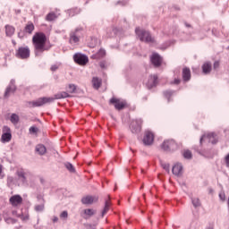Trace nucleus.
<instances>
[{
  "instance_id": "29",
  "label": "nucleus",
  "mask_w": 229,
  "mask_h": 229,
  "mask_svg": "<svg viewBox=\"0 0 229 229\" xmlns=\"http://www.w3.org/2000/svg\"><path fill=\"white\" fill-rule=\"evenodd\" d=\"M57 17L58 16H56V13L52 12V13H49L48 14H47L46 21H47L48 22H52V21H55V19H57Z\"/></svg>"
},
{
  "instance_id": "37",
  "label": "nucleus",
  "mask_w": 229,
  "mask_h": 229,
  "mask_svg": "<svg viewBox=\"0 0 229 229\" xmlns=\"http://www.w3.org/2000/svg\"><path fill=\"white\" fill-rule=\"evenodd\" d=\"M69 92L71 94H74L76 92V85L74 84H70L69 85Z\"/></svg>"
},
{
  "instance_id": "50",
  "label": "nucleus",
  "mask_w": 229,
  "mask_h": 229,
  "mask_svg": "<svg viewBox=\"0 0 229 229\" xmlns=\"http://www.w3.org/2000/svg\"><path fill=\"white\" fill-rule=\"evenodd\" d=\"M174 85H180V79H174Z\"/></svg>"
},
{
  "instance_id": "42",
  "label": "nucleus",
  "mask_w": 229,
  "mask_h": 229,
  "mask_svg": "<svg viewBox=\"0 0 229 229\" xmlns=\"http://www.w3.org/2000/svg\"><path fill=\"white\" fill-rule=\"evenodd\" d=\"M105 55H106V51L105 49H100L98 51V56L103 57V56H105Z\"/></svg>"
},
{
  "instance_id": "21",
  "label": "nucleus",
  "mask_w": 229,
  "mask_h": 229,
  "mask_svg": "<svg viewBox=\"0 0 229 229\" xmlns=\"http://www.w3.org/2000/svg\"><path fill=\"white\" fill-rule=\"evenodd\" d=\"M211 71H212V64L210 62L205 63L202 65V72L204 74H210Z\"/></svg>"
},
{
  "instance_id": "58",
  "label": "nucleus",
  "mask_w": 229,
  "mask_h": 229,
  "mask_svg": "<svg viewBox=\"0 0 229 229\" xmlns=\"http://www.w3.org/2000/svg\"><path fill=\"white\" fill-rule=\"evenodd\" d=\"M227 49H229V47H227Z\"/></svg>"
},
{
  "instance_id": "39",
  "label": "nucleus",
  "mask_w": 229,
  "mask_h": 229,
  "mask_svg": "<svg viewBox=\"0 0 229 229\" xmlns=\"http://www.w3.org/2000/svg\"><path fill=\"white\" fill-rule=\"evenodd\" d=\"M67 217H69V213L67 211H63L60 214V218L61 219H67Z\"/></svg>"
},
{
  "instance_id": "5",
  "label": "nucleus",
  "mask_w": 229,
  "mask_h": 229,
  "mask_svg": "<svg viewBox=\"0 0 229 229\" xmlns=\"http://www.w3.org/2000/svg\"><path fill=\"white\" fill-rule=\"evenodd\" d=\"M144 121L141 118L132 120L130 125L131 133H140Z\"/></svg>"
},
{
  "instance_id": "18",
  "label": "nucleus",
  "mask_w": 229,
  "mask_h": 229,
  "mask_svg": "<svg viewBox=\"0 0 229 229\" xmlns=\"http://www.w3.org/2000/svg\"><path fill=\"white\" fill-rule=\"evenodd\" d=\"M16 174H17L19 180H21V182H22V183H28V179L26 178V172H24V170H22V169L17 170Z\"/></svg>"
},
{
  "instance_id": "12",
  "label": "nucleus",
  "mask_w": 229,
  "mask_h": 229,
  "mask_svg": "<svg viewBox=\"0 0 229 229\" xmlns=\"http://www.w3.org/2000/svg\"><path fill=\"white\" fill-rule=\"evenodd\" d=\"M203 139H208V142H211V144H216L217 142V135L214 132L208 133L207 135H202L200 138V144L203 143Z\"/></svg>"
},
{
  "instance_id": "30",
  "label": "nucleus",
  "mask_w": 229,
  "mask_h": 229,
  "mask_svg": "<svg viewBox=\"0 0 229 229\" xmlns=\"http://www.w3.org/2000/svg\"><path fill=\"white\" fill-rule=\"evenodd\" d=\"M64 167H66L70 173H76V169L74 168V165H72V164L69 162L64 163Z\"/></svg>"
},
{
  "instance_id": "7",
  "label": "nucleus",
  "mask_w": 229,
  "mask_h": 229,
  "mask_svg": "<svg viewBox=\"0 0 229 229\" xmlns=\"http://www.w3.org/2000/svg\"><path fill=\"white\" fill-rule=\"evenodd\" d=\"M73 60L75 64L79 65H87L89 64V57L83 54H75L73 55Z\"/></svg>"
},
{
  "instance_id": "19",
  "label": "nucleus",
  "mask_w": 229,
  "mask_h": 229,
  "mask_svg": "<svg viewBox=\"0 0 229 229\" xmlns=\"http://www.w3.org/2000/svg\"><path fill=\"white\" fill-rule=\"evenodd\" d=\"M182 80H183V81H191V69L190 68L185 67L182 69Z\"/></svg>"
},
{
  "instance_id": "11",
  "label": "nucleus",
  "mask_w": 229,
  "mask_h": 229,
  "mask_svg": "<svg viewBox=\"0 0 229 229\" xmlns=\"http://www.w3.org/2000/svg\"><path fill=\"white\" fill-rule=\"evenodd\" d=\"M153 140H155V135H153V132L147 131L143 138V143L145 146H151V144H153Z\"/></svg>"
},
{
  "instance_id": "57",
  "label": "nucleus",
  "mask_w": 229,
  "mask_h": 229,
  "mask_svg": "<svg viewBox=\"0 0 229 229\" xmlns=\"http://www.w3.org/2000/svg\"><path fill=\"white\" fill-rule=\"evenodd\" d=\"M13 214H17V211H13Z\"/></svg>"
},
{
  "instance_id": "53",
  "label": "nucleus",
  "mask_w": 229,
  "mask_h": 229,
  "mask_svg": "<svg viewBox=\"0 0 229 229\" xmlns=\"http://www.w3.org/2000/svg\"><path fill=\"white\" fill-rule=\"evenodd\" d=\"M53 223H58V216H54Z\"/></svg>"
},
{
  "instance_id": "56",
  "label": "nucleus",
  "mask_w": 229,
  "mask_h": 229,
  "mask_svg": "<svg viewBox=\"0 0 229 229\" xmlns=\"http://www.w3.org/2000/svg\"><path fill=\"white\" fill-rule=\"evenodd\" d=\"M116 4H123V2L118 1V2L116 3Z\"/></svg>"
},
{
  "instance_id": "45",
  "label": "nucleus",
  "mask_w": 229,
  "mask_h": 229,
  "mask_svg": "<svg viewBox=\"0 0 229 229\" xmlns=\"http://www.w3.org/2000/svg\"><path fill=\"white\" fill-rule=\"evenodd\" d=\"M85 226L87 229H96V225H92L90 224H87V225H85Z\"/></svg>"
},
{
  "instance_id": "15",
  "label": "nucleus",
  "mask_w": 229,
  "mask_h": 229,
  "mask_svg": "<svg viewBox=\"0 0 229 229\" xmlns=\"http://www.w3.org/2000/svg\"><path fill=\"white\" fill-rule=\"evenodd\" d=\"M22 201L21 195H13L9 199V203L12 204V207H19V205H22Z\"/></svg>"
},
{
  "instance_id": "1",
  "label": "nucleus",
  "mask_w": 229,
  "mask_h": 229,
  "mask_svg": "<svg viewBox=\"0 0 229 229\" xmlns=\"http://www.w3.org/2000/svg\"><path fill=\"white\" fill-rule=\"evenodd\" d=\"M46 42H47V38L46 34L42 32L36 33L32 38V43L34 46V54L35 56H42L44 55V51H49L53 46H46Z\"/></svg>"
},
{
  "instance_id": "25",
  "label": "nucleus",
  "mask_w": 229,
  "mask_h": 229,
  "mask_svg": "<svg viewBox=\"0 0 229 229\" xmlns=\"http://www.w3.org/2000/svg\"><path fill=\"white\" fill-rule=\"evenodd\" d=\"M34 30H35V25H33V22L29 21L24 28L25 33H29V35H31Z\"/></svg>"
},
{
  "instance_id": "32",
  "label": "nucleus",
  "mask_w": 229,
  "mask_h": 229,
  "mask_svg": "<svg viewBox=\"0 0 229 229\" xmlns=\"http://www.w3.org/2000/svg\"><path fill=\"white\" fill-rule=\"evenodd\" d=\"M10 121L13 123V124H17L19 123V116L17 114H12Z\"/></svg>"
},
{
  "instance_id": "9",
  "label": "nucleus",
  "mask_w": 229,
  "mask_h": 229,
  "mask_svg": "<svg viewBox=\"0 0 229 229\" xmlns=\"http://www.w3.org/2000/svg\"><path fill=\"white\" fill-rule=\"evenodd\" d=\"M37 199L39 204H37L34 207V210L36 212H44V209L46 208V199H44V197L42 195H38Z\"/></svg>"
},
{
  "instance_id": "55",
  "label": "nucleus",
  "mask_w": 229,
  "mask_h": 229,
  "mask_svg": "<svg viewBox=\"0 0 229 229\" xmlns=\"http://www.w3.org/2000/svg\"><path fill=\"white\" fill-rule=\"evenodd\" d=\"M1 173H3V165H0V175H1Z\"/></svg>"
},
{
  "instance_id": "13",
  "label": "nucleus",
  "mask_w": 229,
  "mask_h": 229,
  "mask_svg": "<svg viewBox=\"0 0 229 229\" xmlns=\"http://www.w3.org/2000/svg\"><path fill=\"white\" fill-rule=\"evenodd\" d=\"M82 30L81 28H77L74 31H72L70 33V42H73L74 44L80 42V31H82Z\"/></svg>"
},
{
  "instance_id": "36",
  "label": "nucleus",
  "mask_w": 229,
  "mask_h": 229,
  "mask_svg": "<svg viewBox=\"0 0 229 229\" xmlns=\"http://www.w3.org/2000/svg\"><path fill=\"white\" fill-rule=\"evenodd\" d=\"M161 166L163 167V169H165V171H166V173H170V166L168 163L161 162Z\"/></svg>"
},
{
  "instance_id": "48",
  "label": "nucleus",
  "mask_w": 229,
  "mask_h": 229,
  "mask_svg": "<svg viewBox=\"0 0 229 229\" xmlns=\"http://www.w3.org/2000/svg\"><path fill=\"white\" fill-rule=\"evenodd\" d=\"M213 67H214V69H218V68H219V63H218V61H216V62L214 63Z\"/></svg>"
},
{
  "instance_id": "38",
  "label": "nucleus",
  "mask_w": 229,
  "mask_h": 229,
  "mask_svg": "<svg viewBox=\"0 0 229 229\" xmlns=\"http://www.w3.org/2000/svg\"><path fill=\"white\" fill-rule=\"evenodd\" d=\"M99 65L101 67V69H106L108 67V65H110V64H108V62H105V61H102L99 63Z\"/></svg>"
},
{
  "instance_id": "24",
  "label": "nucleus",
  "mask_w": 229,
  "mask_h": 229,
  "mask_svg": "<svg viewBox=\"0 0 229 229\" xmlns=\"http://www.w3.org/2000/svg\"><path fill=\"white\" fill-rule=\"evenodd\" d=\"M47 151V148H46V146H44V144H38L36 146V152L38 153V155L40 156L46 155Z\"/></svg>"
},
{
  "instance_id": "26",
  "label": "nucleus",
  "mask_w": 229,
  "mask_h": 229,
  "mask_svg": "<svg viewBox=\"0 0 229 229\" xmlns=\"http://www.w3.org/2000/svg\"><path fill=\"white\" fill-rule=\"evenodd\" d=\"M94 203V197L92 196H86L81 199L82 205H92Z\"/></svg>"
},
{
  "instance_id": "46",
  "label": "nucleus",
  "mask_w": 229,
  "mask_h": 229,
  "mask_svg": "<svg viewBox=\"0 0 229 229\" xmlns=\"http://www.w3.org/2000/svg\"><path fill=\"white\" fill-rule=\"evenodd\" d=\"M18 38H24V32L22 30H21L20 32H18Z\"/></svg>"
},
{
  "instance_id": "23",
  "label": "nucleus",
  "mask_w": 229,
  "mask_h": 229,
  "mask_svg": "<svg viewBox=\"0 0 229 229\" xmlns=\"http://www.w3.org/2000/svg\"><path fill=\"white\" fill-rule=\"evenodd\" d=\"M2 142H10L12 140V132H10V128H8V131L2 134L1 137Z\"/></svg>"
},
{
  "instance_id": "40",
  "label": "nucleus",
  "mask_w": 229,
  "mask_h": 229,
  "mask_svg": "<svg viewBox=\"0 0 229 229\" xmlns=\"http://www.w3.org/2000/svg\"><path fill=\"white\" fill-rule=\"evenodd\" d=\"M218 196L221 201H226V194H225V191L220 192Z\"/></svg>"
},
{
  "instance_id": "54",
  "label": "nucleus",
  "mask_w": 229,
  "mask_h": 229,
  "mask_svg": "<svg viewBox=\"0 0 229 229\" xmlns=\"http://www.w3.org/2000/svg\"><path fill=\"white\" fill-rule=\"evenodd\" d=\"M208 192H209V194H213L214 193V190L212 188H208Z\"/></svg>"
},
{
  "instance_id": "10",
  "label": "nucleus",
  "mask_w": 229,
  "mask_h": 229,
  "mask_svg": "<svg viewBox=\"0 0 229 229\" xmlns=\"http://www.w3.org/2000/svg\"><path fill=\"white\" fill-rule=\"evenodd\" d=\"M15 90H17V86H15V80L12 79L5 89L4 98H10V94H15Z\"/></svg>"
},
{
  "instance_id": "4",
  "label": "nucleus",
  "mask_w": 229,
  "mask_h": 229,
  "mask_svg": "<svg viewBox=\"0 0 229 229\" xmlns=\"http://www.w3.org/2000/svg\"><path fill=\"white\" fill-rule=\"evenodd\" d=\"M161 148L164 151H176L180 148V145L174 140H168L162 143Z\"/></svg>"
},
{
  "instance_id": "2",
  "label": "nucleus",
  "mask_w": 229,
  "mask_h": 229,
  "mask_svg": "<svg viewBox=\"0 0 229 229\" xmlns=\"http://www.w3.org/2000/svg\"><path fill=\"white\" fill-rule=\"evenodd\" d=\"M65 98H71V95L65 91H62L60 93H57L55 95V98L53 97H43L39 98L35 101H30L28 102L29 108H37L38 106H44V105H47V103H54L55 99H65Z\"/></svg>"
},
{
  "instance_id": "3",
  "label": "nucleus",
  "mask_w": 229,
  "mask_h": 229,
  "mask_svg": "<svg viewBox=\"0 0 229 229\" xmlns=\"http://www.w3.org/2000/svg\"><path fill=\"white\" fill-rule=\"evenodd\" d=\"M135 33L141 42H155V38L151 37V33L146 30L136 28Z\"/></svg>"
},
{
  "instance_id": "33",
  "label": "nucleus",
  "mask_w": 229,
  "mask_h": 229,
  "mask_svg": "<svg viewBox=\"0 0 229 229\" xmlns=\"http://www.w3.org/2000/svg\"><path fill=\"white\" fill-rule=\"evenodd\" d=\"M182 155L186 160H191V158H192V152H191V150H185Z\"/></svg>"
},
{
  "instance_id": "59",
  "label": "nucleus",
  "mask_w": 229,
  "mask_h": 229,
  "mask_svg": "<svg viewBox=\"0 0 229 229\" xmlns=\"http://www.w3.org/2000/svg\"><path fill=\"white\" fill-rule=\"evenodd\" d=\"M209 229H212V228H209Z\"/></svg>"
},
{
  "instance_id": "27",
  "label": "nucleus",
  "mask_w": 229,
  "mask_h": 229,
  "mask_svg": "<svg viewBox=\"0 0 229 229\" xmlns=\"http://www.w3.org/2000/svg\"><path fill=\"white\" fill-rule=\"evenodd\" d=\"M175 92H176L175 90H171V89L163 91V95L165 96V98H166L168 103L171 102V96H173Z\"/></svg>"
},
{
  "instance_id": "22",
  "label": "nucleus",
  "mask_w": 229,
  "mask_h": 229,
  "mask_svg": "<svg viewBox=\"0 0 229 229\" xmlns=\"http://www.w3.org/2000/svg\"><path fill=\"white\" fill-rule=\"evenodd\" d=\"M15 33V28L12 25H5L6 37H13Z\"/></svg>"
},
{
  "instance_id": "28",
  "label": "nucleus",
  "mask_w": 229,
  "mask_h": 229,
  "mask_svg": "<svg viewBox=\"0 0 229 229\" xmlns=\"http://www.w3.org/2000/svg\"><path fill=\"white\" fill-rule=\"evenodd\" d=\"M92 84H93L94 89H98L101 87V80L98 77H93Z\"/></svg>"
},
{
  "instance_id": "6",
  "label": "nucleus",
  "mask_w": 229,
  "mask_h": 229,
  "mask_svg": "<svg viewBox=\"0 0 229 229\" xmlns=\"http://www.w3.org/2000/svg\"><path fill=\"white\" fill-rule=\"evenodd\" d=\"M16 57L21 58V60H26V58H30V47H19V49L16 52Z\"/></svg>"
},
{
  "instance_id": "52",
  "label": "nucleus",
  "mask_w": 229,
  "mask_h": 229,
  "mask_svg": "<svg viewBox=\"0 0 229 229\" xmlns=\"http://www.w3.org/2000/svg\"><path fill=\"white\" fill-rule=\"evenodd\" d=\"M39 182H40V183H42V185H44V183H46V180H44L43 177L39 178Z\"/></svg>"
},
{
  "instance_id": "41",
  "label": "nucleus",
  "mask_w": 229,
  "mask_h": 229,
  "mask_svg": "<svg viewBox=\"0 0 229 229\" xmlns=\"http://www.w3.org/2000/svg\"><path fill=\"white\" fill-rule=\"evenodd\" d=\"M29 131L30 133H37L38 131V128L35 127V126H31L30 129H29Z\"/></svg>"
},
{
  "instance_id": "35",
  "label": "nucleus",
  "mask_w": 229,
  "mask_h": 229,
  "mask_svg": "<svg viewBox=\"0 0 229 229\" xmlns=\"http://www.w3.org/2000/svg\"><path fill=\"white\" fill-rule=\"evenodd\" d=\"M5 223H7L8 225H10V223L12 225H15V223H17V220L15 218H12V217H7L4 218Z\"/></svg>"
},
{
  "instance_id": "49",
  "label": "nucleus",
  "mask_w": 229,
  "mask_h": 229,
  "mask_svg": "<svg viewBox=\"0 0 229 229\" xmlns=\"http://www.w3.org/2000/svg\"><path fill=\"white\" fill-rule=\"evenodd\" d=\"M50 69H51V71L55 72V71H56L58 69V65L54 64V65L51 66Z\"/></svg>"
},
{
  "instance_id": "31",
  "label": "nucleus",
  "mask_w": 229,
  "mask_h": 229,
  "mask_svg": "<svg viewBox=\"0 0 229 229\" xmlns=\"http://www.w3.org/2000/svg\"><path fill=\"white\" fill-rule=\"evenodd\" d=\"M191 203L195 208H198V207H201V202L199 201V198L191 199Z\"/></svg>"
},
{
  "instance_id": "16",
  "label": "nucleus",
  "mask_w": 229,
  "mask_h": 229,
  "mask_svg": "<svg viewBox=\"0 0 229 229\" xmlns=\"http://www.w3.org/2000/svg\"><path fill=\"white\" fill-rule=\"evenodd\" d=\"M172 173L174 176H182L183 173V165L180 163L175 164L172 168Z\"/></svg>"
},
{
  "instance_id": "44",
  "label": "nucleus",
  "mask_w": 229,
  "mask_h": 229,
  "mask_svg": "<svg viewBox=\"0 0 229 229\" xmlns=\"http://www.w3.org/2000/svg\"><path fill=\"white\" fill-rule=\"evenodd\" d=\"M225 162L226 167H229V153L225 156Z\"/></svg>"
},
{
  "instance_id": "8",
  "label": "nucleus",
  "mask_w": 229,
  "mask_h": 229,
  "mask_svg": "<svg viewBox=\"0 0 229 229\" xmlns=\"http://www.w3.org/2000/svg\"><path fill=\"white\" fill-rule=\"evenodd\" d=\"M109 103L111 105H114L115 110H123V108L126 107V102L121 101V99L116 98H112L109 100Z\"/></svg>"
},
{
  "instance_id": "47",
  "label": "nucleus",
  "mask_w": 229,
  "mask_h": 229,
  "mask_svg": "<svg viewBox=\"0 0 229 229\" xmlns=\"http://www.w3.org/2000/svg\"><path fill=\"white\" fill-rule=\"evenodd\" d=\"M7 183H13V176L7 177Z\"/></svg>"
},
{
  "instance_id": "51",
  "label": "nucleus",
  "mask_w": 229,
  "mask_h": 229,
  "mask_svg": "<svg viewBox=\"0 0 229 229\" xmlns=\"http://www.w3.org/2000/svg\"><path fill=\"white\" fill-rule=\"evenodd\" d=\"M184 26L186 28H192V25H191V23H188L187 21H184Z\"/></svg>"
},
{
  "instance_id": "43",
  "label": "nucleus",
  "mask_w": 229,
  "mask_h": 229,
  "mask_svg": "<svg viewBox=\"0 0 229 229\" xmlns=\"http://www.w3.org/2000/svg\"><path fill=\"white\" fill-rule=\"evenodd\" d=\"M18 217H21V219H22V221H28V219H30L29 216H24V215H18Z\"/></svg>"
},
{
  "instance_id": "20",
  "label": "nucleus",
  "mask_w": 229,
  "mask_h": 229,
  "mask_svg": "<svg viewBox=\"0 0 229 229\" xmlns=\"http://www.w3.org/2000/svg\"><path fill=\"white\" fill-rule=\"evenodd\" d=\"M83 212H84L83 219H89V217H92V216L96 215V210H94L93 208L84 209Z\"/></svg>"
},
{
  "instance_id": "34",
  "label": "nucleus",
  "mask_w": 229,
  "mask_h": 229,
  "mask_svg": "<svg viewBox=\"0 0 229 229\" xmlns=\"http://www.w3.org/2000/svg\"><path fill=\"white\" fill-rule=\"evenodd\" d=\"M109 208H110V204L108 203L107 200H106V202H105V208H104V209H103V211H102V215H101L102 217L105 216V214H106V212H108V209H109Z\"/></svg>"
},
{
  "instance_id": "14",
  "label": "nucleus",
  "mask_w": 229,
  "mask_h": 229,
  "mask_svg": "<svg viewBox=\"0 0 229 229\" xmlns=\"http://www.w3.org/2000/svg\"><path fill=\"white\" fill-rule=\"evenodd\" d=\"M150 62L154 67H160L162 65V57L157 53H154L150 57Z\"/></svg>"
},
{
  "instance_id": "17",
  "label": "nucleus",
  "mask_w": 229,
  "mask_h": 229,
  "mask_svg": "<svg viewBox=\"0 0 229 229\" xmlns=\"http://www.w3.org/2000/svg\"><path fill=\"white\" fill-rule=\"evenodd\" d=\"M157 83H158V76L157 75H151L148 82L147 83V87L149 90L153 89V87H157Z\"/></svg>"
}]
</instances>
